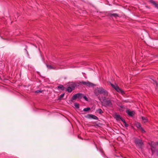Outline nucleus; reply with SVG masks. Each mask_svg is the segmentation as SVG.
I'll list each match as a JSON object with an SVG mask.
<instances>
[{"label": "nucleus", "instance_id": "1", "mask_svg": "<svg viewBox=\"0 0 158 158\" xmlns=\"http://www.w3.org/2000/svg\"><path fill=\"white\" fill-rule=\"evenodd\" d=\"M95 95L98 96L100 94H102L104 97H106L108 96V92L102 87L97 88L94 91Z\"/></svg>", "mask_w": 158, "mask_h": 158}, {"label": "nucleus", "instance_id": "2", "mask_svg": "<svg viewBox=\"0 0 158 158\" xmlns=\"http://www.w3.org/2000/svg\"><path fill=\"white\" fill-rule=\"evenodd\" d=\"M102 101L104 102L102 104L103 106L111 107L112 106V103L110 100H106L105 97H102Z\"/></svg>", "mask_w": 158, "mask_h": 158}, {"label": "nucleus", "instance_id": "3", "mask_svg": "<svg viewBox=\"0 0 158 158\" xmlns=\"http://www.w3.org/2000/svg\"><path fill=\"white\" fill-rule=\"evenodd\" d=\"M111 86L117 92L122 94H124V91L120 89L119 87L116 84H113L110 83Z\"/></svg>", "mask_w": 158, "mask_h": 158}, {"label": "nucleus", "instance_id": "4", "mask_svg": "<svg viewBox=\"0 0 158 158\" xmlns=\"http://www.w3.org/2000/svg\"><path fill=\"white\" fill-rule=\"evenodd\" d=\"M83 94L81 93H78L74 94L71 98L72 100H75L77 98L81 99L83 98Z\"/></svg>", "mask_w": 158, "mask_h": 158}, {"label": "nucleus", "instance_id": "5", "mask_svg": "<svg viewBox=\"0 0 158 158\" xmlns=\"http://www.w3.org/2000/svg\"><path fill=\"white\" fill-rule=\"evenodd\" d=\"M71 84L70 85L71 86L70 87H68L67 88V89H66V91L68 92H69L70 93L74 89V88H75L76 85L73 82L71 83Z\"/></svg>", "mask_w": 158, "mask_h": 158}, {"label": "nucleus", "instance_id": "6", "mask_svg": "<svg viewBox=\"0 0 158 158\" xmlns=\"http://www.w3.org/2000/svg\"><path fill=\"white\" fill-rule=\"evenodd\" d=\"M135 143L136 144L140 147H141L143 144L142 140L138 139H136L135 140Z\"/></svg>", "mask_w": 158, "mask_h": 158}, {"label": "nucleus", "instance_id": "7", "mask_svg": "<svg viewBox=\"0 0 158 158\" xmlns=\"http://www.w3.org/2000/svg\"><path fill=\"white\" fill-rule=\"evenodd\" d=\"M86 117L89 119H92L95 120H98V118L96 116L92 114H89L87 115Z\"/></svg>", "mask_w": 158, "mask_h": 158}, {"label": "nucleus", "instance_id": "8", "mask_svg": "<svg viewBox=\"0 0 158 158\" xmlns=\"http://www.w3.org/2000/svg\"><path fill=\"white\" fill-rule=\"evenodd\" d=\"M156 146V144L154 142H152L151 144V150L152 152L154 151Z\"/></svg>", "mask_w": 158, "mask_h": 158}, {"label": "nucleus", "instance_id": "9", "mask_svg": "<svg viewBox=\"0 0 158 158\" xmlns=\"http://www.w3.org/2000/svg\"><path fill=\"white\" fill-rule=\"evenodd\" d=\"M126 112L129 116H132L135 114V112L134 111H130L129 110H126Z\"/></svg>", "mask_w": 158, "mask_h": 158}, {"label": "nucleus", "instance_id": "10", "mask_svg": "<svg viewBox=\"0 0 158 158\" xmlns=\"http://www.w3.org/2000/svg\"><path fill=\"white\" fill-rule=\"evenodd\" d=\"M150 2L151 3H152L153 5L156 8H157L158 9V4H157L154 1H150Z\"/></svg>", "mask_w": 158, "mask_h": 158}, {"label": "nucleus", "instance_id": "11", "mask_svg": "<svg viewBox=\"0 0 158 158\" xmlns=\"http://www.w3.org/2000/svg\"><path fill=\"white\" fill-rule=\"evenodd\" d=\"M46 66L49 69H56V68L54 66H52L51 65H48L46 64Z\"/></svg>", "mask_w": 158, "mask_h": 158}, {"label": "nucleus", "instance_id": "12", "mask_svg": "<svg viewBox=\"0 0 158 158\" xmlns=\"http://www.w3.org/2000/svg\"><path fill=\"white\" fill-rule=\"evenodd\" d=\"M94 85V84L91 83L89 82V81H87L86 86L89 87L90 86H93Z\"/></svg>", "mask_w": 158, "mask_h": 158}, {"label": "nucleus", "instance_id": "13", "mask_svg": "<svg viewBox=\"0 0 158 158\" xmlns=\"http://www.w3.org/2000/svg\"><path fill=\"white\" fill-rule=\"evenodd\" d=\"M110 16H113L114 17H117L118 16V15L116 13L110 14Z\"/></svg>", "mask_w": 158, "mask_h": 158}, {"label": "nucleus", "instance_id": "14", "mask_svg": "<svg viewBox=\"0 0 158 158\" xmlns=\"http://www.w3.org/2000/svg\"><path fill=\"white\" fill-rule=\"evenodd\" d=\"M96 111L101 114L103 113V111H102L101 109H99L96 110Z\"/></svg>", "mask_w": 158, "mask_h": 158}, {"label": "nucleus", "instance_id": "15", "mask_svg": "<svg viewBox=\"0 0 158 158\" xmlns=\"http://www.w3.org/2000/svg\"><path fill=\"white\" fill-rule=\"evenodd\" d=\"M58 89H61V90H64V87L62 85H60L58 86Z\"/></svg>", "mask_w": 158, "mask_h": 158}, {"label": "nucleus", "instance_id": "16", "mask_svg": "<svg viewBox=\"0 0 158 158\" xmlns=\"http://www.w3.org/2000/svg\"><path fill=\"white\" fill-rule=\"evenodd\" d=\"M115 118H116L118 119H121V118L120 116L118 114H116L115 115Z\"/></svg>", "mask_w": 158, "mask_h": 158}, {"label": "nucleus", "instance_id": "17", "mask_svg": "<svg viewBox=\"0 0 158 158\" xmlns=\"http://www.w3.org/2000/svg\"><path fill=\"white\" fill-rule=\"evenodd\" d=\"M142 118L143 120L144 121V123H146L147 121V119L146 118L142 117Z\"/></svg>", "mask_w": 158, "mask_h": 158}, {"label": "nucleus", "instance_id": "18", "mask_svg": "<svg viewBox=\"0 0 158 158\" xmlns=\"http://www.w3.org/2000/svg\"><path fill=\"white\" fill-rule=\"evenodd\" d=\"M90 110V108L89 107H87V108H85L84 109L83 111H87L89 110Z\"/></svg>", "mask_w": 158, "mask_h": 158}, {"label": "nucleus", "instance_id": "19", "mask_svg": "<svg viewBox=\"0 0 158 158\" xmlns=\"http://www.w3.org/2000/svg\"><path fill=\"white\" fill-rule=\"evenodd\" d=\"M74 106L77 108H79V105L77 103H75L74 104Z\"/></svg>", "mask_w": 158, "mask_h": 158}, {"label": "nucleus", "instance_id": "20", "mask_svg": "<svg viewBox=\"0 0 158 158\" xmlns=\"http://www.w3.org/2000/svg\"><path fill=\"white\" fill-rule=\"evenodd\" d=\"M87 81H82L81 83L85 85H86Z\"/></svg>", "mask_w": 158, "mask_h": 158}, {"label": "nucleus", "instance_id": "21", "mask_svg": "<svg viewBox=\"0 0 158 158\" xmlns=\"http://www.w3.org/2000/svg\"><path fill=\"white\" fill-rule=\"evenodd\" d=\"M136 126L138 128H139L140 127H141L140 124L139 123H138L136 124Z\"/></svg>", "mask_w": 158, "mask_h": 158}, {"label": "nucleus", "instance_id": "22", "mask_svg": "<svg viewBox=\"0 0 158 158\" xmlns=\"http://www.w3.org/2000/svg\"><path fill=\"white\" fill-rule=\"evenodd\" d=\"M83 98L86 101H88V98H87V97L85 96H83Z\"/></svg>", "mask_w": 158, "mask_h": 158}, {"label": "nucleus", "instance_id": "23", "mask_svg": "<svg viewBox=\"0 0 158 158\" xmlns=\"http://www.w3.org/2000/svg\"><path fill=\"white\" fill-rule=\"evenodd\" d=\"M64 94H62L60 96V99H61L64 96Z\"/></svg>", "mask_w": 158, "mask_h": 158}, {"label": "nucleus", "instance_id": "24", "mask_svg": "<svg viewBox=\"0 0 158 158\" xmlns=\"http://www.w3.org/2000/svg\"><path fill=\"white\" fill-rule=\"evenodd\" d=\"M42 92V91L40 90H37L35 91V93H38Z\"/></svg>", "mask_w": 158, "mask_h": 158}, {"label": "nucleus", "instance_id": "25", "mask_svg": "<svg viewBox=\"0 0 158 158\" xmlns=\"http://www.w3.org/2000/svg\"><path fill=\"white\" fill-rule=\"evenodd\" d=\"M121 119L122 121V122L124 123H126L125 121V120L124 119L121 118Z\"/></svg>", "mask_w": 158, "mask_h": 158}, {"label": "nucleus", "instance_id": "26", "mask_svg": "<svg viewBox=\"0 0 158 158\" xmlns=\"http://www.w3.org/2000/svg\"><path fill=\"white\" fill-rule=\"evenodd\" d=\"M124 125L126 127H127L128 126V125L126 123H124Z\"/></svg>", "mask_w": 158, "mask_h": 158}, {"label": "nucleus", "instance_id": "27", "mask_svg": "<svg viewBox=\"0 0 158 158\" xmlns=\"http://www.w3.org/2000/svg\"><path fill=\"white\" fill-rule=\"evenodd\" d=\"M98 98L100 100H101V98H100V97H98Z\"/></svg>", "mask_w": 158, "mask_h": 158}, {"label": "nucleus", "instance_id": "28", "mask_svg": "<svg viewBox=\"0 0 158 158\" xmlns=\"http://www.w3.org/2000/svg\"><path fill=\"white\" fill-rule=\"evenodd\" d=\"M157 144L158 145V142H157Z\"/></svg>", "mask_w": 158, "mask_h": 158}]
</instances>
